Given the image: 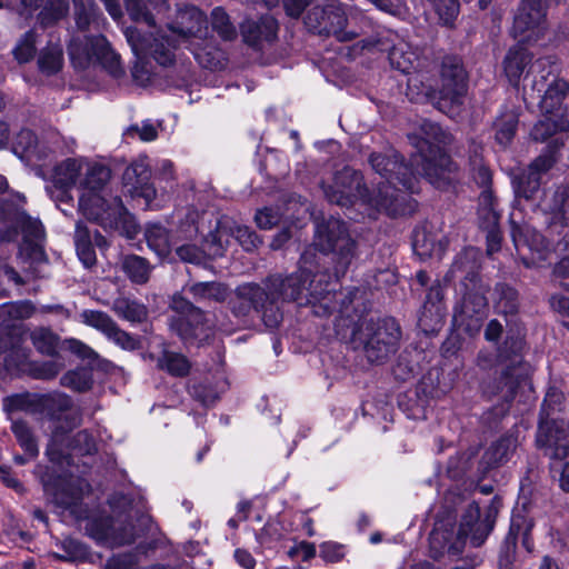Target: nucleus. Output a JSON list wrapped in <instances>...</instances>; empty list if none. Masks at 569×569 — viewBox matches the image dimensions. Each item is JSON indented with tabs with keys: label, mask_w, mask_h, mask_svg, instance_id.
<instances>
[{
	"label": "nucleus",
	"mask_w": 569,
	"mask_h": 569,
	"mask_svg": "<svg viewBox=\"0 0 569 569\" xmlns=\"http://www.w3.org/2000/svg\"><path fill=\"white\" fill-rule=\"evenodd\" d=\"M286 208L282 210L279 207H264L262 209L257 210L254 214V221L260 229L269 230L277 226L281 218L284 214H290L291 218H299L300 213H307L309 211V206L306 201H302V198L297 194H286L284 199Z\"/></svg>",
	"instance_id": "nucleus-22"
},
{
	"label": "nucleus",
	"mask_w": 569,
	"mask_h": 569,
	"mask_svg": "<svg viewBox=\"0 0 569 569\" xmlns=\"http://www.w3.org/2000/svg\"><path fill=\"white\" fill-rule=\"evenodd\" d=\"M519 122L520 112L518 109L502 104L491 124L496 143L502 149L511 146L517 136Z\"/></svg>",
	"instance_id": "nucleus-25"
},
{
	"label": "nucleus",
	"mask_w": 569,
	"mask_h": 569,
	"mask_svg": "<svg viewBox=\"0 0 569 569\" xmlns=\"http://www.w3.org/2000/svg\"><path fill=\"white\" fill-rule=\"evenodd\" d=\"M136 183H126L124 187L129 188L128 191L132 198H141L148 206L157 194V190L152 183L143 180H132Z\"/></svg>",
	"instance_id": "nucleus-63"
},
{
	"label": "nucleus",
	"mask_w": 569,
	"mask_h": 569,
	"mask_svg": "<svg viewBox=\"0 0 569 569\" xmlns=\"http://www.w3.org/2000/svg\"><path fill=\"white\" fill-rule=\"evenodd\" d=\"M547 8L537 0H521L513 18L512 33L515 38L527 39L525 33L538 29L546 21Z\"/></svg>",
	"instance_id": "nucleus-23"
},
{
	"label": "nucleus",
	"mask_w": 569,
	"mask_h": 569,
	"mask_svg": "<svg viewBox=\"0 0 569 569\" xmlns=\"http://www.w3.org/2000/svg\"><path fill=\"white\" fill-rule=\"evenodd\" d=\"M532 61V54L525 47L510 48L503 59V72L509 83L517 88L520 79Z\"/></svg>",
	"instance_id": "nucleus-32"
},
{
	"label": "nucleus",
	"mask_w": 569,
	"mask_h": 569,
	"mask_svg": "<svg viewBox=\"0 0 569 569\" xmlns=\"http://www.w3.org/2000/svg\"><path fill=\"white\" fill-rule=\"evenodd\" d=\"M170 308L180 315L172 319L171 328L187 343L197 341L201 345L210 336V326L202 309L194 306L182 293H174L171 298Z\"/></svg>",
	"instance_id": "nucleus-12"
},
{
	"label": "nucleus",
	"mask_w": 569,
	"mask_h": 569,
	"mask_svg": "<svg viewBox=\"0 0 569 569\" xmlns=\"http://www.w3.org/2000/svg\"><path fill=\"white\" fill-rule=\"evenodd\" d=\"M39 397L30 395H14L6 399L7 411H30L33 412L40 408Z\"/></svg>",
	"instance_id": "nucleus-60"
},
{
	"label": "nucleus",
	"mask_w": 569,
	"mask_h": 569,
	"mask_svg": "<svg viewBox=\"0 0 569 569\" xmlns=\"http://www.w3.org/2000/svg\"><path fill=\"white\" fill-rule=\"evenodd\" d=\"M36 473L46 496L52 503L62 509L77 505L82 498V487L66 473L58 472L50 466H37Z\"/></svg>",
	"instance_id": "nucleus-15"
},
{
	"label": "nucleus",
	"mask_w": 569,
	"mask_h": 569,
	"mask_svg": "<svg viewBox=\"0 0 569 569\" xmlns=\"http://www.w3.org/2000/svg\"><path fill=\"white\" fill-rule=\"evenodd\" d=\"M121 178H151V163L147 154H140L130 163L124 161Z\"/></svg>",
	"instance_id": "nucleus-55"
},
{
	"label": "nucleus",
	"mask_w": 569,
	"mask_h": 569,
	"mask_svg": "<svg viewBox=\"0 0 569 569\" xmlns=\"http://www.w3.org/2000/svg\"><path fill=\"white\" fill-rule=\"evenodd\" d=\"M130 19L137 23L156 27V13L168 10L167 0H123Z\"/></svg>",
	"instance_id": "nucleus-28"
},
{
	"label": "nucleus",
	"mask_w": 569,
	"mask_h": 569,
	"mask_svg": "<svg viewBox=\"0 0 569 569\" xmlns=\"http://www.w3.org/2000/svg\"><path fill=\"white\" fill-rule=\"evenodd\" d=\"M68 0H47L37 16V21L42 29L58 24L69 13Z\"/></svg>",
	"instance_id": "nucleus-35"
},
{
	"label": "nucleus",
	"mask_w": 569,
	"mask_h": 569,
	"mask_svg": "<svg viewBox=\"0 0 569 569\" xmlns=\"http://www.w3.org/2000/svg\"><path fill=\"white\" fill-rule=\"evenodd\" d=\"M496 198L492 190L486 187L479 196L478 217L482 229H493L498 227L500 213L496 209Z\"/></svg>",
	"instance_id": "nucleus-36"
},
{
	"label": "nucleus",
	"mask_w": 569,
	"mask_h": 569,
	"mask_svg": "<svg viewBox=\"0 0 569 569\" xmlns=\"http://www.w3.org/2000/svg\"><path fill=\"white\" fill-rule=\"evenodd\" d=\"M210 22L212 30L221 40L233 41L237 39V29L223 7H216L212 9Z\"/></svg>",
	"instance_id": "nucleus-46"
},
{
	"label": "nucleus",
	"mask_w": 569,
	"mask_h": 569,
	"mask_svg": "<svg viewBox=\"0 0 569 569\" xmlns=\"http://www.w3.org/2000/svg\"><path fill=\"white\" fill-rule=\"evenodd\" d=\"M112 310L118 317L130 322H142L147 318V308L126 297L114 299Z\"/></svg>",
	"instance_id": "nucleus-44"
},
{
	"label": "nucleus",
	"mask_w": 569,
	"mask_h": 569,
	"mask_svg": "<svg viewBox=\"0 0 569 569\" xmlns=\"http://www.w3.org/2000/svg\"><path fill=\"white\" fill-rule=\"evenodd\" d=\"M158 367L173 377H186L190 372L191 363L186 356L164 350L158 359Z\"/></svg>",
	"instance_id": "nucleus-45"
},
{
	"label": "nucleus",
	"mask_w": 569,
	"mask_h": 569,
	"mask_svg": "<svg viewBox=\"0 0 569 569\" xmlns=\"http://www.w3.org/2000/svg\"><path fill=\"white\" fill-rule=\"evenodd\" d=\"M336 283L330 281V276L325 272L311 274L310 280L306 284V298L308 305L321 303L327 311L335 308L332 300H337L342 293L336 291Z\"/></svg>",
	"instance_id": "nucleus-26"
},
{
	"label": "nucleus",
	"mask_w": 569,
	"mask_h": 569,
	"mask_svg": "<svg viewBox=\"0 0 569 569\" xmlns=\"http://www.w3.org/2000/svg\"><path fill=\"white\" fill-rule=\"evenodd\" d=\"M242 42L256 52L278 40L279 21L270 13L248 16L239 23Z\"/></svg>",
	"instance_id": "nucleus-16"
},
{
	"label": "nucleus",
	"mask_w": 569,
	"mask_h": 569,
	"mask_svg": "<svg viewBox=\"0 0 569 569\" xmlns=\"http://www.w3.org/2000/svg\"><path fill=\"white\" fill-rule=\"evenodd\" d=\"M144 238L148 247L159 257L169 254L171 244L168 230L159 223H150L144 231Z\"/></svg>",
	"instance_id": "nucleus-43"
},
{
	"label": "nucleus",
	"mask_w": 569,
	"mask_h": 569,
	"mask_svg": "<svg viewBox=\"0 0 569 569\" xmlns=\"http://www.w3.org/2000/svg\"><path fill=\"white\" fill-rule=\"evenodd\" d=\"M512 189L517 198L538 200L546 196L540 180H512Z\"/></svg>",
	"instance_id": "nucleus-53"
},
{
	"label": "nucleus",
	"mask_w": 569,
	"mask_h": 569,
	"mask_svg": "<svg viewBox=\"0 0 569 569\" xmlns=\"http://www.w3.org/2000/svg\"><path fill=\"white\" fill-rule=\"evenodd\" d=\"M568 129L569 118H561L558 114H539L529 131V138L536 143H546V146L528 166L529 174L526 178L547 173L563 157L569 160ZM510 178L525 177L513 174Z\"/></svg>",
	"instance_id": "nucleus-8"
},
{
	"label": "nucleus",
	"mask_w": 569,
	"mask_h": 569,
	"mask_svg": "<svg viewBox=\"0 0 569 569\" xmlns=\"http://www.w3.org/2000/svg\"><path fill=\"white\" fill-rule=\"evenodd\" d=\"M193 300L198 302H224L229 298V288L227 284L218 281L190 282L183 287Z\"/></svg>",
	"instance_id": "nucleus-31"
},
{
	"label": "nucleus",
	"mask_w": 569,
	"mask_h": 569,
	"mask_svg": "<svg viewBox=\"0 0 569 569\" xmlns=\"http://www.w3.org/2000/svg\"><path fill=\"white\" fill-rule=\"evenodd\" d=\"M479 269V251L468 248L456 257L449 270V274L452 277L458 272L465 274L461 281L462 297L453 308L452 321L458 329L469 336L480 331L488 310L486 295L489 291V286L480 278Z\"/></svg>",
	"instance_id": "nucleus-3"
},
{
	"label": "nucleus",
	"mask_w": 569,
	"mask_h": 569,
	"mask_svg": "<svg viewBox=\"0 0 569 569\" xmlns=\"http://www.w3.org/2000/svg\"><path fill=\"white\" fill-rule=\"evenodd\" d=\"M230 310L233 316L243 318L249 316L251 310L261 315L264 322V310L268 309L262 286L257 283H243L234 290V297L229 301Z\"/></svg>",
	"instance_id": "nucleus-20"
},
{
	"label": "nucleus",
	"mask_w": 569,
	"mask_h": 569,
	"mask_svg": "<svg viewBox=\"0 0 569 569\" xmlns=\"http://www.w3.org/2000/svg\"><path fill=\"white\" fill-rule=\"evenodd\" d=\"M254 163L262 178L276 179L289 176V158L283 151L267 149L263 156L257 152Z\"/></svg>",
	"instance_id": "nucleus-27"
},
{
	"label": "nucleus",
	"mask_w": 569,
	"mask_h": 569,
	"mask_svg": "<svg viewBox=\"0 0 569 569\" xmlns=\"http://www.w3.org/2000/svg\"><path fill=\"white\" fill-rule=\"evenodd\" d=\"M560 430L552 420H539L536 446L550 460V471L558 472V469L566 463L569 465V443L560 439Z\"/></svg>",
	"instance_id": "nucleus-17"
},
{
	"label": "nucleus",
	"mask_w": 569,
	"mask_h": 569,
	"mask_svg": "<svg viewBox=\"0 0 569 569\" xmlns=\"http://www.w3.org/2000/svg\"><path fill=\"white\" fill-rule=\"evenodd\" d=\"M10 150L26 164L40 162L47 158L46 148L39 147L37 133L29 128H22L13 136Z\"/></svg>",
	"instance_id": "nucleus-24"
},
{
	"label": "nucleus",
	"mask_w": 569,
	"mask_h": 569,
	"mask_svg": "<svg viewBox=\"0 0 569 569\" xmlns=\"http://www.w3.org/2000/svg\"><path fill=\"white\" fill-rule=\"evenodd\" d=\"M174 48V40L170 36L154 38L150 48L151 56L158 64L169 67L176 61Z\"/></svg>",
	"instance_id": "nucleus-49"
},
{
	"label": "nucleus",
	"mask_w": 569,
	"mask_h": 569,
	"mask_svg": "<svg viewBox=\"0 0 569 569\" xmlns=\"http://www.w3.org/2000/svg\"><path fill=\"white\" fill-rule=\"evenodd\" d=\"M551 224H569V182L563 181L557 186L549 206Z\"/></svg>",
	"instance_id": "nucleus-34"
},
{
	"label": "nucleus",
	"mask_w": 569,
	"mask_h": 569,
	"mask_svg": "<svg viewBox=\"0 0 569 569\" xmlns=\"http://www.w3.org/2000/svg\"><path fill=\"white\" fill-rule=\"evenodd\" d=\"M446 307L423 305L418 317V327L425 335L437 333L443 326Z\"/></svg>",
	"instance_id": "nucleus-41"
},
{
	"label": "nucleus",
	"mask_w": 569,
	"mask_h": 569,
	"mask_svg": "<svg viewBox=\"0 0 569 569\" xmlns=\"http://www.w3.org/2000/svg\"><path fill=\"white\" fill-rule=\"evenodd\" d=\"M539 109H540V113H543V114H549V116L558 114L561 118H569L568 109L563 104V101L559 100V98H557V97L555 98L550 94L543 93V96H541V99L539 101Z\"/></svg>",
	"instance_id": "nucleus-61"
},
{
	"label": "nucleus",
	"mask_w": 569,
	"mask_h": 569,
	"mask_svg": "<svg viewBox=\"0 0 569 569\" xmlns=\"http://www.w3.org/2000/svg\"><path fill=\"white\" fill-rule=\"evenodd\" d=\"M81 318L86 325L96 328L97 330L103 332L106 336L111 329H113L116 323L109 315L96 310H84L81 313Z\"/></svg>",
	"instance_id": "nucleus-59"
},
{
	"label": "nucleus",
	"mask_w": 569,
	"mask_h": 569,
	"mask_svg": "<svg viewBox=\"0 0 569 569\" xmlns=\"http://www.w3.org/2000/svg\"><path fill=\"white\" fill-rule=\"evenodd\" d=\"M37 38L38 34L33 29H29L21 36L12 49L13 58L19 64H26L33 60L37 53Z\"/></svg>",
	"instance_id": "nucleus-48"
},
{
	"label": "nucleus",
	"mask_w": 569,
	"mask_h": 569,
	"mask_svg": "<svg viewBox=\"0 0 569 569\" xmlns=\"http://www.w3.org/2000/svg\"><path fill=\"white\" fill-rule=\"evenodd\" d=\"M471 453L463 452L451 457L447 463V473L451 479H460L470 468Z\"/></svg>",
	"instance_id": "nucleus-62"
},
{
	"label": "nucleus",
	"mask_w": 569,
	"mask_h": 569,
	"mask_svg": "<svg viewBox=\"0 0 569 569\" xmlns=\"http://www.w3.org/2000/svg\"><path fill=\"white\" fill-rule=\"evenodd\" d=\"M445 26H453L460 9L459 0H429Z\"/></svg>",
	"instance_id": "nucleus-56"
},
{
	"label": "nucleus",
	"mask_w": 569,
	"mask_h": 569,
	"mask_svg": "<svg viewBox=\"0 0 569 569\" xmlns=\"http://www.w3.org/2000/svg\"><path fill=\"white\" fill-rule=\"evenodd\" d=\"M63 67V52L59 47H46L38 57V68L46 76H54Z\"/></svg>",
	"instance_id": "nucleus-47"
},
{
	"label": "nucleus",
	"mask_w": 569,
	"mask_h": 569,
	"mask_svg": "<svg viewBox=\"0 0 569 569\" xmlns=\"http://www.w3.org/2000/svg\"><path fill=\"white\" fill-rule=\"evenodd\" d=\"M30 350L19 345L12 346L4 357V367L7 370H18L28 360Z\"/></svg>",
	"instance_id": "nucleus-64"
},
{
	"label": "nucleus",
	"mask_w": 569,
	"mask_h": 569,
	"mask_svg": "<svg viewBox=\"0 0 569 569\" xmlns=\"http://www.w3.org/2000/svg\"><path fill=\"white\" fill-rule=\"evenodd\" d=\"M124 160L112 159L108 162L89 161L84 158V166L87 173L83 178H116L119 171L122 170Z\"/></svg>",
	"instance_id": "nucleus-50"
},
{
	"label": "nucleus",
	"mask_w": 569,
	"mask_h": 569,
	"mask_svg": "<svg viewBox=\"0 0 569 569\" xmlns=\"http://www.w3.org/2000/svg\"><path fill=\"white\" fill-rule=\"evenodd\" d=\"M84 167V158H66L54 164L51 178H82L81 171Z\"/></svg>",
	"instance_id": "nucleus-54"
},
{
	"label": "nucleus",
	"mask_w": 569,
	"mask_h": 569,
	"mask_svg": "<svg viewBox=\"0 0 569 569\" xmlns=\"http://www.w3.org/2000/svg\"><path fill=\"white\" fill-rule=\"evenodd\" d=\"M83 53L88 61L94 60L103 66L111 64L114 60H118L117 53L103 34L89 37L84 43Z\"/></svg>",
	"instance_id": "nucleus-33"
},
{
	"label": "nucleus",
	"mask_w": 569,
	"mask_h": 569,
	"mask_svg": "<svg viewBox=\"0 0 569 569\" xmlns=\"http://www.w3.org/2000/svg\"><path fill=\"white\" fill-rule=\"evenodd\" d=\"M34 348L42 355L53 356L58 346V337L47 328H36L30 332Z\"/></svg>",
	"instance_id": "nucleus-52"
},
{
	"label": "nucleus",
	"mask_w": 569,
	"mask_h": 569,
	"mask_svg": "<svg viewBox=\"0 0 569 569\" xmlns=\"http://www.w3.org/2000/svg\"><path fill=\"white\" fill-rule=\"evenodd\" d=\"M11 431L23 451L30 458H36L39 453V447L29 423L22 419H14L11 421Z\"/></svg>",
	"instance_id": "nucleus-42"
},
{
	"label": "nucleus",
	"mask_w": 569,
	"mask_h": 569,
	"mask_svg": "<svg viewBox=\"0 0 569 569\" xmlns=\"http://www.w3.org/2000/svg\"><path fill=\"white\" fill-rule=\"evenodd\" d=\"M368 161L380 178H417L412 164L396 150L390 153L371 152Z\"/></svg>",
	"instance_id": "nucleus-21"
},
{
	"label": "nucleus",
	"mask_w": 569,
	"mask_h": 569,
	"mask_svg": "<svg viewBox=\"0 0 569 569\" xmlns=\"http://www.w3.org/2000/svg\"><path fill=\"white\" fill-rule=\"evenodd\" d=\"M21 203H26V197L17 193L14 199L0 200V222L6 228L0 229V242H13L22 234V241L18 248V258L31 262L46 260L43 241L46 231L42 222L28 214Z\"/></svg>",
	"instance_id": "nucleus-4"
},
{
	"label": "nucleus",
	"mask_w": 569,
	"mask_h": 569,
	"mask_svg": "<svg viewBox=\"0 0 569 569\" xmlns=\"http://www.w3.org/2000/svg\"><path fill=\"white\" fill-rule=\"evenodd\" d=\"M469 88V73L463 60L457 54L442 58L440 68V87L438 90L409 77L406 96L411 102L435 101L438 109L461 106Z\"/></svg>",
	"instance_id": "nucleus-5"
},
{
	"label": "nucleus",
	"mask_w": 569,
	"mask_h": 569,
	"mask_svg": "<svg viewBox=\"0 0 569 569\" xmlns=\"http://www.w3.org/2000/svg\"><path fill=\"white\" fill-rule=\"evenodd\" d=\"M60 383L74 391L84 392L92 387V373L87 368L70 370L61 377Z\"/></svg>",
	"instance_id": "nucleus-51"
},
{
	"label": "nucleus",
	"mask_w": 569,
	"mask_h": 569,
	"mask_svg": "<svg viewBox=\"0 0 569 569\" xmlns=\"http://www.w3.org/2000/svg\"><path fill=\"white\" fill-rule=\"evenodd\" d=\"M359 289L349 290L341 300V319L338 327L350 329L349 340L353 349H362L367 360L371 363H383L399 348L401 329L393 318H377L359 315L357 319L350 316L349 310L357 299Z\"/></svg>",
	"instance_id": "nucleus-2"
},
{
	"label": "nucleus",
	"mask_w": 569,
	"mask_h": 569,
	"mask_svg": "<svg viewBox=\"0 0 569 569\" xmlns=\"http://www.w3.org/2000/svg\"><path fill=\"white\" fill-rule=\"evenodd\" d=\"M81 182L83 192L79 198V206L83 214L104 230L117 231L128 239H133L139 232V224L119 197L106 199L107 180H81Z\"/></svg>",
	"instance_id": "nucleus-6"
},
{
	"label": "nucleus",
	"mask_w": 569,
	"mask_h": 569,
	"mask_svg": "<svg viewBox=\"0 0 569 569\" xmlns=\"http://www.w3.org/2000/svg\"><path fill=\"white\" fill-rule=\"evenodd\" d=\"M525 342L519 337H507L499 349L498 360L501 366L499 378L488 382L483 392L489 397H498L503 403L488 412H495L502 417L508 412V405L513 400L517 389L527 381L530 373V365L523 361L522 350Z\"/></svg>",
	"instance_id": "nucleus-7"
},
{
	"label": "nucleus",
	"mask_w": 569,
	"mask_h": 569,
	"mask_svg": "<svg viewBox=\"0 0 569 569\" xmlns=\"http://www.w3.org/2000/svg\"><path fill=\"white\" fill-rule=\"evenodd\" d=\"M502 506L501 498L495 496L481 517L480 507L477 502H471L466 508L458 530V540L466 543L469 541L471 547L483 545L490 532L493 530L496 518Z\"/></svg>",
	"instance_id": "nucleus-13"
},
{
	"label": "nucleus",
	"mask_w": 569,
	"mask_h": 569,
	"mask_svg": "<svg viewBox=\"0 0 569 569\" xmlns=\"http://www.w3.org/2000/svg\"><path fill=\"white\" fill-rule=\"evenodd\" d=\"M355 181L353 193L351 183L347 184V180H322L326 198L341 207H350L357 200H361L391 218L410 216L417 210L418 203L410 196L413 192L412 180H380L373 190H370L366 182Z\"/></svg>",
	"instance_id": "nucleus-1"
},
{
	"label": "nucleus",
	"mask_w": 569,
	"mask_h": 569,
	"mask_svg": "<svg viewBox=\"0 0 569 569\" xmlns=\"http://www.w3.org/2000/svg\"><path fill=\"white\" fill-rule=\"evenodd\" d=\"M39 407L46 411L50 419H60L63 413L73 407L72 399L66 393L54 392L39 397Z\"/></svg>",
	"instance_id": "nucleus-39"
},
{
	"label": "nucleus",
	"mask_w": 569,
	"mask_h": 569,
	"mask_svg": "<svg viewBox=\"0 0 569 569\" xmlns=\"http://www.w3.org/2000/svg\"><path fill=\"white\" fill-rule=\"evenodd\" d=\"M495 308L500 315L515 316L519 309V297L517 290L507 283L496 284Z\"/></svg>",
	"instance_id": "nucleus-38"
},
{
	"label": "nucleus",
	"mask_w": 569,
	"mask_h": 569,
	"mask_svg": "<svg viewBox=\"0 0 569 569\" xmlns=\"http://www.w3.org/2000/svg\"><path fill=\"white\" fill-rule=\"evenodd\" d=\"M563 400H565L563 392L556 387H550L546 393V397H545V400L542 403V408H541V412H540V420L541 419L552 420L553 422H556L555 419L549 418V417L555 411L562 410L561 406L563 403Z\"/></svg>",
	"instance_id": "nucleus-58"
},
{
	"label": "nucleus",
	"mask_w": 569,
	"mask_h": 569,
	"mask_svg": "<svg viewBox=\"0 0 569 569\" xmlns=\"http://www.w3.org/2000/svg\"><path fill=\"white\" fill-rule=\"evenodd\" d=\"M347 21L341 3L333 0L312 4L303 18V24L310 33L322 37L333 36L338 40H346L343 29Z\"/></svg>",
	"instance_id": "nucleus-14"
},
{
	"label": "nucleus",
	"mask_w": 569,
	"mask_h": 569,
	"mask_svg": "<svg viewBox=\"0 0 569 569\" xmlns=\"http://www.w3.org/2000/svg\"><path fill=\"white\" fill-rule=\"evenodd\" d=\"M121 269L134 283L142 284L149 280L151 266L149 261L137 254H127L121 259Z\"/></svg>",
	"instance_id": "nucleus-37"
},
{
	"label": "nucleus",
	"mask_w": 569,
	"mask_h": 569,
	"mask_svg": "<svg viewBox=\"0 0 569 569\" xmlns=\"http://www.w3.org/2000/svg\"><path fill=\"white\" fill-rule=\"evenodd\" d=\"M533 520L528 517L523 509H516L512 512L509 532L505 539L507 545L512 546L516 552L517 540L521 539V543L528 552L533 550V541L531 539V530Z\"/></svg>",
	"instance_id": "nucleus-29"
},
{
	"label": "nucleus",
	"mask_w": 569,
	"mask_h": 569,
	"mask_svg": "<svg viewBox=\"0 0 569 569\" xmlns=\"http://www.w3.org/2000/svg\"><path fill=\"white\" fill-rule=\"evenodd\" d=\"M310 280V271L300 269L288 276L272 274L262 282L268 309L264 310V325L270 329L277 328L283 319L281 305L297 302L307 306L306 284Z\"/></svg>",
	"instance_id": "nucleus-9"
},
{
	"label": "nucleus",
	"mask_w": 569,
	"mask_h": 569,
	"mask_svg": "<svg viewBox=\"0 0 569 569\" xmlns=\"http://www.w3.org/2000/svg\"><path fill=\"white\" fill-rule=\"evenodd\" d=\"M421 129L427 136L420 142V152L425 160L436 168L445 169L451 162V157L445 149L446 132L438 123L433 122H425Z\"/></svg>",
	"instance_id": "nucleus-19"
},
{
	"label": "nucleus",
	"mask_w": 569,
	"mask_h": 569,
	"mask_svg": "<svg viewBox=\"0 0 569 569\" xmlns=\"http://www.w3.org/2000/svg\"><path fill=\"white\" fill-rule=\"evenodd\" d=\"M313 244L320 252L332 256L337 274L345 273L357 257L356 239L346 222L335 217L316 220Z\"/></svg>",
	"instance_id": "nucleus-10"
},
{
	"label": "nucleus",
	"mask_w": 569,
	"mask_h": 569,
	"mask_svg": "<svg viewBox=\"0 0 569 569\" xmlns=\"http://www.w3.org/2000/svg\"><path fill=\"white\" fill-rule=\"evenodd\" d=\"M435 238L425 228L416 229L412 237L415 252L422 259L428 258L435 250Z\"/></svg>",
	"instance_id": "nucleus-57"
},
{
	"label": "nucleus",
	"mask_w": 569,
	"mask_h": 569,
	"mask_svg": "<svg viewBox=\"0 0 569 569\" xmlns=\"http://www.w3.org/2000/svg\"><path fill=\"white\" fill-rule=\"evenodd\" d=\"M519 446L518 430L510 429L485 450L479 461V469L482 473L506 465L516 452Z\"/></svg>",
	"instance_id": "nucleus-18"
},
{
	"label": "nucleus",
	"mask_w": 569,
	"mask_h": 569,
	"mask_svg": "<svg viewBox=\"0 0 569 569\" xmlns=\"http://www.w3.org/2000/svg\"><path fill=\"white\" fill-rule=\"evenodd\" d=\"M34 307L30 301L8 302L0 306V327L9 328L17 320L30 318Z\"/></svg>",
	"instance_id": "nucleus-40"
},
{
	"label": "nucleus",
	"mask_w": 569,
	"mask_h": 569,
	"mask_svg": "<svg viewBox=\"0 0 569 569\" xmlns=\"http://www.w3.org/2000/svg\"><path fill=\"white\" fill-rule=\"evenodd\" d=\"M97 451V441L92 433L88 430H80L70 435V429H66L62 425L54 427L46 447V456L49 461L61 469L73 463V453L92 456Z\"/></svg>",
	"instance_id": "nucleus-11"
},
{
	"label": "nucleus",
	"mask_w": 569,
	"mask_h": 569,
	"mask_svg": "<svg viewBox=\"0 0 569 569\" xmlns=\"http://www.w3.org/2000/svg\"><path fill=\"white\" fill-rule=\"evenodd\" d=\"M92 531L97 540L111 542L113 546L131 545L136 540L132 526L124 525L117 528L109 518L94 522Z\"/></svg>",
	"instance_id": "nucleus-30"
}]
</instances>
